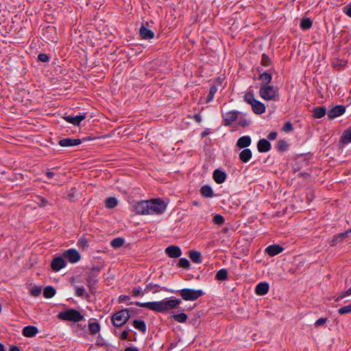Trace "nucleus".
<instances>
[{"label": "nucleus", "mask_w": 351, "mask_h": 351, "mask_svg": "<svg viewBox=\"0 0 351 351\" xmlns=\"http://www.w3.org/2000/svg\"><path fill=\"white\" fill-rule=\"evenodd\" d=\"M180 303V300L178 299H171L145 303L136 302V304L140 307H145L158 313H162L176 308Z\"/></svg>", "instance_id": "f257e3e1"}, {"label": "nucleus", "mask_w": 351, "mask_h": 351, "mask_svg": "<svg viewBox=\"0 0 351 351\" xmlns=\"http://www.w3.org/2000/svg\"><path fill=\"white\" fill-rule=\"evenodd\" d=\"M58 317L62 320L79 322L84 319V315L74 308H68L58 313Z\"/></svg>", "instance_id": "f03ea898"}, {"label": "nucleus", "mask_w": 351, "mask_h": 351, "mask_svg": "<svg viewBox=\"0 0 351 351\" xmlns=\"http://www.w3.org/2000/svg\"><path fill=\"white\" fill-rule=\"evenodd\" d=\"M260 96L267 101H278L279 99L278 88L274 86L262 85L259 90Z\"/></svg>", "instance_id": "7ed1b4c3"}, {"label": "nucleus", "mask_w": 351, "mask_h": 351, "mask_svg": "<svg viewBox=\"0 0 351 351\" xmlns=\"http://www.w3.org/2000/svg\"><path fill=\"white\" fill-rule=\"evenodd\" d=\"M149 215L162 214L167 208L166 203L160 199L148 200Z\"/></svg>", "instance_id": "20e7f679"}, {"label": "nucleus", "mask_w": 351, "mask_h": 351, "mask_svg": "<svg viewBox=\"0 0 351 351\" xmlns=\"http://www.w3.org/2000/svg\"><path fill=\"white\" fill-rule=\"evenodd\" d=\"M130 312L128 309L121 310L112 317V322L116 327H121L129 319Z\"/></svg>", "instance_id": "39448f33"}, {"label": "nucleus", "mask_w": 351, "mask_h": 351, "mask_svg": "<svg viewBox=\"0 0 351 351\" xmlns=\"http://www.w3.org/2000/svg\"><path fill=\"white\" fill-rule=\"evenodd\" d=\"M180 294L184 300H195L201 297L204 292L200 289H183L180 290Z\"/></svg>", "instance_id": "423d86ee"}, {"label": "nucleus", "mask_w": 351, "mask_h": 351, "mask_svg": "<svg viewBox=\"0 0 351 351\" xmlns=\"http://www.w3.org/2000/svg\"><path fill=\"white\" fill-rule=\"evenodd\" d=\"M43 39L47 42L56 43L57 36L56 29L53 27H47L43 29Z\"/></svg>", "instance_id": "0eeeda50"}, {"label": "nucleus", "mask_w": 351, "mask_h": 351, "mask_svg": "<svg viewBox=\"0 0 351 351\" xmlns=\"http://www.w3.org/2000/svg\"><path fill=\"white\" fill-rule=\"evenodd\" d=\"M134 210L138 215H149V204L147 201H141L134 206Z\"/></svg>", "instance_id": "6e6552de"}, {"label": "nucleus", "mask_w": 351, "mask_h": 351, "mask_svg": "<svg viewBox=\"0 0 351 351\" xmlns=\"http://www.w3.org/2000/svg\"><path fill=\"white\" fill-rule=\"evenodd\" d=\"M346 108L343 106H336L332 107L327 112V115L330 119H335L345 112Z\"/></svg>", "instance_id": "1a4fd4ad"}, {"label": "nucleus", "mask_w": 351, "mask_h": 351, "mask_svg": "<svg viewBox=\"0 0 351 351\" xmlns=\"http://www.w3.org/2000/svg\"><path fill=\"white\" fill-rule=\"evenodd\" d=\"M64 256L71 262L77 263L80 259V255L79 252L73 249H70L64 253Z\"/></svg>", "instance_id": "9d476101"}, {"label": "nucleus", "mask_w": 351, "mask_h": 351, "mask_svg": "<svg viewBox=\"0 0 351 351\" xmlns=\"http://www.w3.org/2000/svg\"><path fill=\"white\" fill-rule=\"evenodd\" d=\"M166 253L171 258H178L182 254L180 248L176 245H170L165 250Z\"/></svg>", "instance_id": "9b49d317"}, {"label": "nucleus", "mask_w": 351, "mask_h": 351, "mask_svg": "<svg viewBox=\"0 0 351 351\" xmlns=\"http://www.w3.org/2000/svg\"><path fill=\"white\" fill-rule=\"evenodd\" d=\"M65 261L63 258L58 256L54 258L51 263V267L53 271H59L62 268L64 267Z\"/></svg>", "instance_id": "f8f14e48"}, {"label": "nucleus", "mask_w": 351, "mask_h": 351, "mask_svg": "<svg viewBox=\"0 0 351 351\" xmlns=\"http://www.w3.org/2000/svg\"><path fill=\"white\" fill-rule=\"evenodd\" d=\"M85 114H80L76 115L75 117L71 115L64 116L63 118L67 122L72 123L75 125H78L80 123V122L85 119Z\"/></svg>", "instance_id": "ddd939ff"}, {"label": "nucleus", "mask_w": 351, "mask_h": 351, "mask_svg": "<svg viewBox=\"0 0 351 351\" xmlns=\"http://www.w3.org/2000/svg\"><path fill=\"white\" fill-rule=\"evenodd\" d=\"M81 140L79 138H64L59 141V145L62 147H71L80 145Z\"/></svg>", "instance_id": "4468645a"}, {"label": "nucleus", "mask_w": 351, "mask_h": 351, "mask_svg": "<svg viewBox=\"0 0 351 351\" xmlns=\"http://www.w3.org/2000/svg\"><path fill=\"white\" fill-rule=\"evenodd\" d=\"M283 248L278 245H271L265 249V252L271 256L280 254Z\"/></svg>", "instance_id": "2eb2a0df"}, {"label": "nucleus", "mask_w": 351, "mask_h": 351, "mask_svg": "<svg viewBox=\"0 0 351 351\" xmlns=\"http://www.w3.org/2000/svg\"><path fill=\"white\" fill-rule=\"evenodd\" d=\"M252 142L251 138L249 136H243L239 138L237 142V146L239 148H245L250 145Z\"/></svg>", "instance_id": "dca6fc26"}, {"label": "nucleus", "mask_w": 351, "mask_h": 351, "mask_svg": "<svg viewBox=\"0 0 351 351\" xmlns=\"http://www.w3.org/2000/svg\"><path fill=\"white\" fill-rule=\"evenodd\" d=\"M258 150L260 152H267L270 150V143L266 139H261L257 144Z\"/></svg>", "instance_id": "f3484780"}, {"label": "nucleus", "mask_w": 351, "mask_h": 351, "mask_svg": "<svg viewBox=\"0 0 351 351\" xmlns=\"http://www.w3.org/2000/svg\"><path fill=\"white\" fill-rule=\"evenodd\" d=\"M269 291V285L267 282H261L256 285V293L259 295H264Z\"/></svg>", "instance_id": "a211bd4d"}, {"label": "nucleus", "mask_w": 351, "mask_h": 351, "mask_svg": "<svg viewBox=\"0 0 351 351\" xmlns=\"http://www.w3.org/2000/svg\"><path fill=\"white\" fill-rule=\"evenodd\" d=\"M213 178L217 183L221 184L225 181L226 174L222 171L216 169L213 173Z\"/></svg>", "instance_id": "6ab92c4d"}, {"label": "nucleus", "mask_w": 351, "mask_h": 351, "mask_svg": "<svg viewBox=\"0 0 351 351\" xmlns=\"http://www.w3.org/2000/svg\"><path fill=\"white\" fill-rule=\"evenodd\" d=\"M251 106L256 114H263L265 111V105L259 101L256 100Z\"/></svg>", "instance_id": "aec40b11"}, {"label": "nucleus", "mask_w": 351, "mask_h": 351, "mask_svg": "<svg viewBox=\"0 0 351 351\" xmlns=\"http://www.w3.org/2000/svg\"><path fill=\"white\" fill-rule=\"evenodd\" d=\"M139 33L141 36L144 39L153 38L154 36V33L152 30L145 27L144 25H142L140 28Z\"/></svg>", "instance_id": "412c9836"}, {"label": "nucleus", "mask_w": 351, "mask_h": 351, "mask_svg": "<svg viewBox=\"0 0 351 351\" xmlns=\"http://www.w3.org/2000/svg\"><path fill=\"white\" fill-rule=\"evenodd\" d=\"M312 112L314 118L320 119L326 114V110L324 106H318L315 108Z\"/></svg>", "instance_id": "4be33fe9"}, {"label": "nucleus", "mask_w": 351, "mask_h": 351, "mask_svg": "<svg viewBox=\"0 0 351 351\" xmlns=\"http://www.w3.org/2000/svg\"><path fill=\"white\" fill-rule=\"evenodd\" d=\"M252 156V154L251 150L246 148L243 149L239 154V159L243 162H247L251 159Z\"/></svg>", "instance_id": "5701e85b"}, {"label": "nucleus", "mask_w": 351, "mask_h": 351, "mask_svg": "<svg viewBox=\"0 0 351 351\" xmlns=\"http://www.w3.org/2000/svg\"><path fill=\"white\" fill-rule=\"evenodd\" d=\"M224 121L227 124H231L237 118V112L234 111H230L224 114Z\"/></svg>", "instance_id": "b1692460"}, {"label": "nucleus", "mask_w": 351, "mask_h": 351, "mask_svg": "<svg viewBox=\"0 0 351 351\" xmlns=\"http://www.w3.org/2000/svg\"><path fill=\"white\" fill-rule=\"evenodd\" d=\"M189 257L195 263H200L202 262L201 254L197 251H191L189 252Z\"/></svg>", "instance_id": "393cba45"}, {"label": "nucleus", "mask_w": 351, "mask_h": 351, "mask_svg": "<svg viewBox=\"0 0 351 351\" xmlns=\"http://www.w3.org/2000/svg\"><path fill=\"white\" fill-rule=\"evenodd\" d=\"M56 294V290L53 287H46L43 291V295L46 298H51Z\"/></svg>", "instance_id": "a878e982"}, {"label": "nucleus", "mask_w": 351, "mask_h": 351, "mask_svg": "<svg viewBox=\"0 0 351 351\" xmlns=\"http://www.w3.org/2000/svg\"><path fill=\"white\" fill-rule=\"evenodd\" d=\"M346 238V236H343V233L337 234L334 236L332 239L330 241V245L331 246H335L337 243L343 241Z\"/></svg>", "instance_id": "bb28decb"}, {"label": "nucleus", "mask_w": 351, "mask_h": 351, "mask_svg": "<svg viewBox=\"0 0 351 351\" xmlns=\"http://www.w3.org/2000/svg\"><path fill=\"white\" fill-rule=\"evenodd\" d=\"M201 193L203 196L206 197H210L213 195V192L212 189L207 185L203 186L201 189Z\"/></svg>", "instance_id": "cd10ccee"}, {"label": "nucleus", "mask_w": 351, "mask_h": 351, "mask_svg": "<svg viewBox=\"0 0 351 351\" xmlns=\"http://www.w3.org/2000/svg\"><path fill=\"white\" fill-rule=\"evenodd\" d=\"M341 141L343 144H347L351 142V128L344 132L341 138Z\"/></svg>", "instance_id": "c85d7f7f"}, {"label": "nucleus", "mask_w": 351, "mask_h": 351, "mask_svg": "<svg viewBox=\"0 0 351 351\" xmlns=\"http://www.w3.org/2000/svg\"><path fill=\"white\" fill-rule=\"evenodd\" d=\"M125 240L123 238H116L112 240L110 244L114 248L121 247L124 244Z\"/></svg>", "instance_id": "c756f323"}, {"label": "nucleus", "mask_w": 351, "mask_h": 351, "mask_svg": "<svg viewBox=\"0 0 351 351\" xmlns=\"http://www.w3.org/2000/svg\"><path fill=\"white\" fill-rule=\"evenodd\" d=\"M216 278L219 280H225L228 278V271L225 269L219 270L216 274Z\"/></svg>", "instance_id": "7c9ffc66"}, {"label": "nucleus", "mask_w": 351, "mask_h": 351, "mask_svg": "<svg viewBox=\"0 0 351 351\" xmlns=\"http://www.w3.org/2000/svg\"><path fill=\"white\" fill-rule=\"evenodd\" d=\"M117 205V200L114 197H109L106 200V206L108 208H112Z\"/></svg>", "instance_id": "2f4dec72"}, {"label": "nucleus", "mask_w": 351, "mask_h": 351, "mask_svg": "<svg viewBox=\"0 0 351 351\" xmlns=\"http://www.w3.org/2000/svg\"><path fill=\"white\" fill-rule=\"evenodd\" d=\"M243 98H244V101L250 105H252L256 101L253 93L251 92H248V93H245Z\"/></svg>", "instance_id": "473e14b6"}, {"label": "nucleus", "mask_w": 351, "mask_h": 351, "mask_svg": "<svg viewBox=\"0 0 351 351\" xmlns=\"http://www.w3.org/2000/svg\"><path fill=\"white\" fill-rule=\"evenodd\" d=\"M260 79L265 84V85H267L271 80V75L267 72L263 73L261 75Z\"/></svg>", "instance_id": "72a5a7b5"}, {"label": "nucleus", "mask_w": 351, "mask_h": 351, "mask_svg": "<svg viewBox=\"0 0 351 351\" xmlns=\"http://www.w3.org/2000/svg\"><path fill=\"white\" fill-rule=\"evenodd\" d=\"M312 25V22L309 19H303L300 22V26L302 29H309Z\"/></svg>", "instance_id": "f704fd0d"}, {"label": "nucleus", "mask_w": 351, "mask_h": 351, "mask_svg": "<svg viewBox=\"0 0 351 351\" xmlns=\"http://www.w3.org/2000/svg\"><path fill=\"white\" fill-rule=\"evenodd\" d=\"M217 88L215 86H213L210 87V90H209V94H208V95L207 97V99L206 100V103H208V102H210V101L213 100V99L214 97V95H215V94L217 92Z\"/></svg>", "instance_id": "c9c22d12"}, {"label": "nucleus", "mask_w": 351, "mask_h": 351, "mask_svg": "<svg viewBox=\"0 0 351 351\" xmlns=\"http://www.w3.org/2000/svg\"><path fill=\"white\" fill-rule=\"evenodd\" d=\"M178 265L180 267L188 269L189 268L190 263L186 258H182L180 259Z\"/></svg>", "instance_id": "e433bc0d"}, {"label": "nucleus", "mask_w": 351, "mask_h": 351, "mask_svg": "<svg viewBox=\"0 0 351 351\" xmlns=\"http://www.w3.org/2000/svg\"><path fill=\"white\" fill-rule=\"evenodd\" d=\"M213 222L217 225H222L224 223V218L221 215H216L213 218Z\"/></svg>", "instance_id": "4c0bfd02"}, {"label": "nucleus", "mask_w": 351, "mask_h": 351, "mask_svg": "<svg viewBox=\"0 0 351 351\" xmlns=\"http://www.w3.org/2000/svg\"><path fill=\"white\" fill-rule=\"evenodd\" d=\"M173 318L175 320L179 322H184L187 319V316L185 313H181L177 315H174Z\"/></svg>", "instance_id": "58836bf2"}, {"label": "nucleus", "mask_w": 351, "mask_h": 351, "mask_svg": "<svg viewBox=\"0 0 351 351\" xmlns=\"http://www.w3.org/2000/svg\"><path fill=\"white\" fill-rule=\"evenodd\" d=\"M133 326L137 329H145L146 327L143 321L137 319L133 321Z\"/></svg>", "instance_id": "ea45409f"}, {"label": "nucleus", "mask_w": 351, "mask_h": 351, "mask_svg": "<svg viewBox=\"0 0 351 351\" xmlns=\"http://www.w3.org/2000/svg\"><path fill=\"white\" fill-rule=\"evenodd\" d=\"M41 287L35 286L30 289V293L33 296H38L41 293Z\"/></svg>", "instance_id": "a19ab883"}, {"label": "nucleus", "mask_w": 351, "mask_h": 351, "mask_svg": "<svg viewBox=\"0 0 351 351\" xmlns=\"http://www.w3.org/2000/svg\"><path fill=\"white\" fill-rule=\"evenodd\" d=\"M339 314L343 315L351 313V304L343 306L338 310Z\"/></svg>", "instance_id": "79ce46f5"}, {"label": "nucleus", "mask_w": 351, "mask_h": 351, "mask_svg": "<svg viewBox=\"0 0 351 351\" xmlns=\"http://www.w3.org/2000/svg\"><path fill=\"white\" fill-rule=\"evenodd\" d=\"M351 295V287L346 291L341 292L339 295L336 299V301H339L340 300L344 298L345 297Z\"/></svg>", "instance_id": "37998d69"}, {"label": "nucleus", "mask_w": 351, "mask_h": 351, "mask_svg": "<svg viewBox=\"0 0 351 351\" xmlns=\"http://www.w3.org/2000/svg\"><path fill=\"white\" fill-rule=\"evenodd\" d=\"M38 332V330H23V334L26 337H33Z\"/></svg>", "instance_id": "c03bdc74"}, {"label": "nucleus", "mask_w": 351, "mask_h": 351, "mask_svg": "<svg viewBox=\"0 0 351 351\" xmlns=\"http://www.w3.org/2000/svg\"><path fill=\"white\" fill-rule=\"evenodd\" d=\"M261 64L262 65H263L264 66H267L269 65L270 64V59L269 58V57L267 56H266L265 54H263L262 56V58H261Z\"/></svg>", "instance_id": "a18cd8bd"}, {"label": "nucleus", "mask_w": 351, "mask_h": 351, "mask_svg": "<svg viewBox=\"0 0 351 351\" xmlns=\"http://www.w3.org/2000/svg\"><path fill=\"white\" fill-rule=\"evenodd\" d=\"M326 321H327V318L322 317L315 322L314 326L315 328L322 327L324 326V324L326 323Z\"/></svg>", "instance_id": "49530a36"}, {"label": "nucleus", "mask_w": 351, "mask_h": 351, "mask_svg": "<svg viewBox=\"0 0 351 351\" xmlns=\"http://www.w3.org/2000/svg\"><path fill=\"white\" fill-rule=\"evenodd\" d=\"M292 129H293V127H292L291 123L290 122H287L284 125V126H283L282 130L285 132H289L291 131Z\"/></svg>", "instance_id": "de8ad7c7"}, {"label": "nucleus", "mask_w": 351, "mask_h": 351, "mask_svg": "<svg viewBox=\"0 0 351 351\" xmlns=\"http://www.w3.org/2000/svg\"><path fill=\"white\" fill-rule=\"evenodd\" d=\"M343 11L346 13L349 17L351 18V3L348 4L343 8Z\"/></svg>", "instance_id": "09e8293b"}, {"label": "nucleus", "mask_w": 351, "mask_h": 351, "mask_svg": "<svg viewBox=\"0 0 351 351\" xmlns=\"http://www.w3.org/2000/svg\"><path fill=\"white\" fill-rule=\"evenodd\" d=\"M38 59L41 62H46L49 60V57L45 53H40L38 56Z\"/></svg>", "instance_id": "8fccbe9b"}, {"label": "nucleus", "mask_w": 351, "mask_h": 351, "mask_svg": "<svg viewBox=\"0 0 351 351\" xmlns=\"http://www.w3.org/2000/svg\"><path fill=\"white\" fill-rule=\"evenodd\" d=\"M75 290L76 295L80 297L83 296L85 293V289L84 287H76Z\"/></svg>", "instance_id": "3c124183"}, {"label": "nucleus", "mask_w": 351, "mask_h": 351, "mask_svg": "<svg viewBox=\"0 0 351 351\" xmlns=\"http://www.w3.org/2000/svg\"><path fill=\"white\" fill-rule=\"evenodd\" d=\"M88 327L89 329H99V325L97 322L93 321L89 322Z\"/></svg>", "instance_id": "603ef678"}, {"label": "nucleus", "mask_w": 351, "mask_h": 351, "mask_svg": "<svg viewBox=\"0 0 351 351\" xmlns=\"http://www.w3.org/2000/svg\"><path fill=\"white\" fill-rule=\"evenodd\" d=\"M141 289L140 288H134L133 290H132V293L134 296H137V295H139L141 294Z\"/></svg>", "instance_id": "864d4df0"}, {"label": "nucleus", "mask_w": 351, "mask_h": 351, "mask_svg": "<svg viewBox=\"0 0 351 351\" xmlns=\"http://www.w3.org/2000/svg\"><path fill=\"white\" fill-rule=\"evenodd\" d=\"M276 136H277V133L276 132H271L268 135V138L270 140H274L276 138Z\"/></svg>", "instance_id": "5fc2aeb1"}, {"label": "nucleus", "mask_w": 351, "mask_h": 351, "mask_svg": "<svg viewBox=\"0 0 351 351\" xmlns=\"http://www.w3.org/2000/svg\"><path fill=\"white\" fill-rule=\"evenodd\" d=\"M9 351H21L20 348L14 345H10Z\"/></svg>", "instance_id": "6e6d98bb"}, {"label": "nucleus", "mask_w": 351, "mask_h": 351, "mask_svg": "<svg viewBox=\"0 0 351 351\" xmlns=\"http://www.w3.org/2000/svg\"><path fill=\"white\" fill-rule=\"evenodd\" d=\"M121 338L122 339H125L128 338V331L127 330H123L121 333Z\"/></svg>", "instance_id": "4d7b16f0"}, {"label": "nucleus", "mask_w": 351, "mask_h": 351, "mask_svg": "<svg viewBox=\"0 0 351 351\" xmlns=\"http://www.w3.org/2000/svg\"><path fill=\"white\" fill-rule=\"evenodd\" d=\"M129 300V297L128 295H121L120 297H119V301L120 302H124V301H126Z\"/></svg>", "instance_id": "13d9d810"}, {"label": "nucleus", "mask_w": 351, "mask_h": 351, "mask_svg": "<svg viewBox=\"0 0 351 351\" xmlns=\"http://www.w3.org/2000/svg\"><path fill=\"white\" fill-rule=\"evenodd\" d=\"M343 236H346V237H350L351 236V228L350 230L346 231L345 232H343Z\"/></svg>", "instance_id": "bf43d9fd"}, {"label": "nucleus", "mask_w": 351, "mask_h": 351, "mask_svg": "<svg viewBox=\"0 0 351 351\" xmlns=\"http://www.w3.org/2000/svg\"><path fill=\"white\" fill-rule=\"evenodd\" d=\"M194 118L197 123H200L202 121L201 116L199 114H196Z\"/></svg>", "instance_id": "052dcab7"}, {"label": "nucleus", "mask_w": 351, "mask_h": 351, "mask_svg": "<svg viewBox=\"0 0 351 351\" xmlns=\"http://www.w3.org/2000/svg\"><path fill=\"white\" fill-rule=\"evenodd\" d=\"M46 175H47V176L49 178H53V175H54V173H53V172H51V171H47V172L46 173Z\"/></svg>", "instance_id": "680f3d73"}, {"label": "nucleus", "mask_w": 351, "mask_h": 351, "mask_svg": "<svg viewBox=\"0 0 351 351\" xmlns=\"http://www.w3.org/2000/svg\"><path fill=\"white\" fill-rule=\"evenodd\" d=\"M23 329H37V328L34 326H25Z\"/></svg>", "instance_id": "e2e57ef3"}, {"label": "nucleus", "mask_w": 351, "mask_h": 351, "mask_svg": "<svg viewBox=\"0 0 351 351\" xmlns=\"http://www.w3.org/2000/svg\"><path fill=\"white\" fill-rule=\"evenodd\" d=\"M125 351H139L138 349L134 348H127Z\"/></svg>", "instance_id": "0e129e2a"}, {"label": "nucleus", "mask_w": 351, "mask_h": 351, "mask_svg": "<svg viewBox=\"0 0 351 351\" xmlns=\"http://www.w3.org/2000/svg\"><path fill=\"white\" fill-rule=\"evenodd\" d=\"M0 351H5V348L1 343H0Z\"/></svg>", "instance_id": "69168bd1"}, {"label": "nucleus", "mask_w": 351, "mask_h": 351, "mask_svg": "<svg viewBox=\"0 0 351 351\" xmlns=\"http://www.w3.org/2000/svg\"><path fill=\"white\" fill-rule=\"evenodd\" d=\"M285 141H280L279 142L280 148L282 149L283 147V145H285Z\"/></svg>", "instance_id": "338daca9"}, {"label": "nucleus", "mask_w": 351, "mask_h": 351, "mask_svg": "<svg viewBox=\"0 0 351 351\" xmlns=\"http://www.w3.org/2000/svg\"><path fill=\"white\" fill-rule=\"evenodd\" d=\"M89 331H90V334L96 335L99 330H89Z\"/></svg>", "instance_id": "774afa93"}]
</instances>
